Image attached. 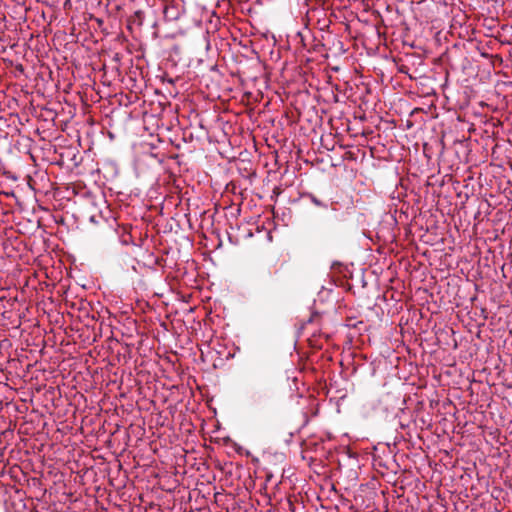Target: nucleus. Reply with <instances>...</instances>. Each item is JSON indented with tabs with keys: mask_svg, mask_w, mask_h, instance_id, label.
<instances>
[{
	"mask_svg": "<svg viewBox=\"0 0 512 512\" xmlns=\"http://www.w3.org/2000/svg\"><path fill=\"white\" fill-rule=\"evenodd\" d=\"M310 345H311V348H316V346L313 344L312 340H310Z\"/></svg>",
	"mask_w": 512,
	"mask_h": 512,
	"instance_id": "obj_11",
	"label": "nucleus"
},
{
	"mask_svg": "<svg viewBox=\"0 0 512 512\" xmlns=\"http://www.w3.org/2000/svg\"><path fill=\"white\" fill-rule=\"evenodd\" d=\"M113 59H114L115 61L119 62V61H120L119 54H118V53H116Z\"/></svg>",
	"mask_w": 512,
	"mask_h": 512,
	"instance_id": "obj_9",
	"label": "nucleus"
},
{
	"mask_svg": "<svg viewBox=\"0 0 512 512\" xmlns=\"http://www.w3.org/2000/svg\"><path fill=\"white\" fill-rule=\"evenodd\" d=\"M183 139H184V141H187V140H190V141H191V140L193 139V135H192V133L187 134V131H184V133H183Z\"/></svg>",
	"mask_w": 512,
	"mask_h": 512,
	"instance_id": "obj_4",
	"label": "nucleus"
},
{
	"mask_svg": "<svg viewBox=\"0 0 512 512\" xmlns=\"http://www.w3.org/2000/svg\"><path fill=\"white\" fill-rule=\"evenodd\" d=\"M411 356H416V353H413V354H409V357L411 358Z\"/></svg>",
	"mask_w": 512,
	"mask_h": 512,
	"instance_id": "obj_15",
	"label": "nucleus"
},
{
	"mask_svg": "<svg viewBox=\"0 0 512 512\" xmlns=\"http://www.w3.org/2000/svg\"><path fill=\"white\" fill-rule=\"evenodd\" d=\"M306 196L311 200L312 203H314L317 206L327 207V204L323 203L321 200H319L316 196H314L311 193H307Z\"/></svg>",
	"mask_w": 512,
	"mask_h": 512,
	"instance_id": "obj_3",
	"label": "nucleus"
},
{
	"mask_svg": "<svg viewBox=\"0 0 512 512\" xmlns=\"http://www.w3.org/2000/svg\"><path fill=\"white\" fill-rule=\"evenodd\" d=\"M15 69H16L17 71L21 72V73H23V72H24V67H23V65H22V64H18V65L15 67Z\"/></svg>",
	"mask_w": 512,
	"mask_h": 512,
	"instance_id": "obj_6",
	"label": "nucleus"
},
{
	"mask_svg": "<svg viewBox=\"0 0 512 512\" xmlns=\"http://www.w3.org/2000/svg\"><path fill=\"white\" fill-rule=\"evenodd\" d=\"M108 226H109V229H110L111 233H112L113 235H116V236H117V238L121 239V242H122V243H124V244H127V243H128V239H126V238L124 237V232H126V228H125V227H122L123 234H122V235H120V234H119V230H118V228H119V224L117 223V221H116L115 219H113V220H112V222H111V223H109V225H108Z\"/></svg>",
	"mask_w": 512,
	"mask_h": 512,
	"instance_id": "obj_2",
	"label": "nucleus"
},
{
	"mask_svg": "<svg viewBox=\"0 0 512 512\" xmlns=\"http://www.w3.org/2000/svg\"><path fill=\"white\" fill-rule=\"evenodd\" d=\"M340 266H342V264L340 262H338V261H335L332 264V269H336V267H340Z\"/></svg>",
	"mask_w": 512,
	"mask_h": 512,
	"instance_id": "obj_7",
	"label": "nucleus"
},
{
	"mask_svg": "<svg viewBox=\"0 0 512 512\" xmlns=\"http://www.w3.org/2000/svg\"><path fill=\"white\" fill-rule=\"evenodd\" d=\"M205 356H207V354H200V360H201L202 362H206V358H205Z\"/></svg>",
	"mask_w": 512,
	"mask_h": 512,
	"instance_id": "obj_8",
	"label": "nucleus"
},
{
	"mask_svg": "<svg viewBox=\"0 0 512 512\" xmlns=\"http://www.w3.org/2000/svg\"><path fill=\"white\" fill-rule=\"evenodd\" d=\"M105 313L110 315V311L108 309H105Z\"/></svg>",
	"mask_w": 512,
	"mask_h": 512,
	"instance_id": "obj_14",
	"label": "nucleus"
},
{
	"mask_svg": "<svg viewBox=\"0 0 512 512\" xmlns=\"http://www.w3.org/2000/svg\"><path fill=\"white\" fill-rule=\"evenodd\" d=\"M234 355H235L234 353L229 354L228 359H229V358H233V357H234Z\"/></svg>",
	"mask_w": 512,
	"mask_h": 512,
	"instance_id": "obj_12",
	"label": "nucleus"
},
{
	"mask_svg": "<svg viewBox=\"0 0 512 512\" xmlns=\"http://www.w3.org/2000/svg\"><path fill=\"white\" fill-rule=\"evenodd\" d=\"M349 357L357 356V354H347ZM358 356L361 357V359H366V354L360 353Z\"/></svg>",
	"mask_w": 512,
	"mask_h": 512,
	"instance_id": "obj_5",
	"label": "nucleus"
},
{
	"mask_svg": "<svg viewBox=\"0 0 512 512\" xmlns=\"http://www.w3.org/2000/svg\"><path fill=\"white\" fill-rule=\"evenodd\" d=\"M293 348L296 350V341L293 342Z\"/></svg>",
	"mask_w": 512,
	"mask_h": 512,
	"instance_id": "obj_13",
	"label": "nucleus"
},
{
	"mask_svg": "<svg viewBox=\"0 0 512 512\" xmlns=\"http://www.w3.org/2000/svg\"><path fill=\"white\" fill-rule=\"evenodd\" d=\"M405 69H406V67L402 66V67L399 68V71L402 72V73H407V71Z\"/></svg>",
	"mask_w": 512,
	"mask_h": 512,
	"instance_id": "obj_10",
	"label": "nucleus"
},
{
	"mask_svg": "<svg viewBox=\"0 0 512 512\" xmlns=\"http://www.w3.org/2000/svg\"><path fill=\"white\" fill-rule=\"evenodd\" d=\"M181 11L174 5H166L163 10L165 21L173 22L179 19Z\"/></svg>",
	"mask_w": 512,
	"mask_h": 512,
	"instance_id": "obj_1",
	"label": "nucleus"
}]
</instances>
